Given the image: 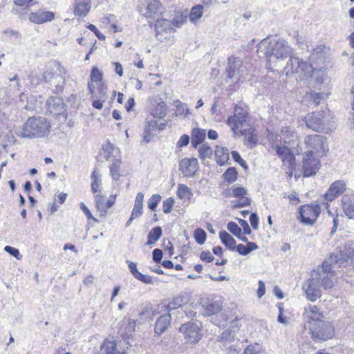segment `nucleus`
Listing matches in <instances>:
<instances>
[{
	"instance_id": "f257e3e1",
	"label": "nucleus",
	"mask_w": 354,
	"mask_h": 354,
	"mask_svg": "<svg viewBox=\"0 0 354 354\" xmlns=\"http://www.w3.org/2000/svg\"><path fill=\"white\" fill-rule=\"evenodd\" d=\"M353 257L354 247L353 244H348L345 246L344 251H340L337 254H333L325 260L320 267L312 272L311 277L324 290L330 289L336 281L334 269L340 268Z\"/></svg>"
},
{
	"instance_id": "f03ea898",
	"label": "nucleus",
	"mask_w": 354,
	"mask_h": 354,
	"mask_svg": "<svg viewBox=\"0 0 354 354\" xmlns=\"http://www.w3.org/2000/svg\"><path fill=\"white\" fill-rule=\"evenodd\" d=\"M283 71L286 76L297 75L301 81L307 82L309 85L317 88L324 81V73L322 71L313 69V66L298 57L290 55Z\"/></svg>"
},
{
	"instance_id": "7ed1b4c3",
	"label": "nucleus",
	"mask_w": 354,
	"mask_h": 354,
	"mask_svg": "<svg viewBox=\"0 0 354 354\" xmlns=\"http://www.w3.org/2000/svg\"><path fill=\"white\" fill-rule=\"evenodd\" d=\"M257 53L266 57L269 66L281 67L283 62L292 55V49L282 39H278L274 44L268 39H263L257 46Z\"/></svg>"
},
{
	"instance_id": "20e7f679",
	"label": "nucleus",
	"mask_w": 354,
	"mask_h": 354,
	"mask_svg": "<svg viewBox=\"0 0 354 354\" xmlns=\"http://www.w3.org/2000/svg\"><path fill=\"white\" fill-rule=\"evenodd\" d=\"M50 124L42 117H32L28 119L26 123L16 130L15 133L21 138H41L50 132Z\"/></svg>"
},
{
	"instance_id": "39448f33",
	"label": "nucleus",
	"mask_w": 354,
	"mask_h": 354,
	"mask_svg": "<svg viewBox=\"0 0 354 354\" xmlns=\"http://www.w3.org/2000/svg\"><path fill=\"white\" fill-rule=\"evenodd\" d=\"M65 68L58 62H54L44 73V78L46 82H52L55 86V92H61L65 84Z\"/></svg>"
},
{
	"instance_id": "423d86ee",
	"label": "nucleus",
	"mask_w": 354,
	"mask_h": 354,
	"mask_svg": "<svg viewBox=\"0 0 354 354\" xmlns=\"http://www.w3.org/2000/svg\"><path fill=\"white\" fill-rule=\"evenodd\" d=\"M302 317L304 329L309 331L325 319L324 312L317 306L311 304L305 306Z\"/></svg>"
},
{
	"instance_id": "0eeeda50",
	"label": "nucleus",
	"mask_w": 354,
	"mask_h": 354,
	"mask_svg": "<svg viewBox=\"0 0 354 354\" xmlns=\"http://www.w3.org/2000/svg\"><path fill=\"white\" fill-rule=\"evenodd\" d=\"M246 117V109L241 106L236 105L234 115L229 117L227 120V124L231 127L236 136L245 135L244 127L245 126Z\"/></svg>"
},
{
	"instance_id": "6e6552de",
	"label": "nucleus",
	"mask_w": 354,
	"mask_h": 354,
	"mask_svg": "<svg viewBox=\"0 0 354 354\" xmlns=\"http://www.w3.org/2000/svg\"><path fill=\"white\" fill-rule=\"evenodd\" d=\"M309 333L315 342H323L330 339L335 336V328L331 322L324 319L312 328Z\"/></svg>"
},
{
	"instance_id": "1a4fd4ad",
	"label": "nucleus",
	"mask_w": 354,
	"mask_h": 354,
	"mask_svg": "<svg viewBox=\"0 0 354 354\" xmlns=\"http://www.w3.org/2000/svg\"><path fill=\"white\" fill-rule=\"evenodd\" d=\"M327 122V118L319 112L309 113L305 118L306 127L317 132H327L331 129Z\"/></svg>"
},
{
	"instance_id": "9d476101",
	"label": "nucleus",
	"mask_w": 354,
	"mask_h": 354,
	"mask_svg": "<svg viewBox=\"0 0 354 354\" xmlns=\"http://www.w3.org/2000/svg\"><path fill=\"white\" fill-rule=\"evenodd\" d=\"M201 328V323L189 322L183 324L180 327L179 331L183 335L187 342L197 343L203 337Z\"/></svg>"
},
{
	"instance_id": "9b49d317",
	"label": "nucleus",
	"mask_w": 354,
	"mask_h": 354,
	"mask_svg": "<svg viewBox=\"0 0 354 354\" xmlns=\"http://www.w3.org/2000/svg\"><path fill=\"white\" fill-rule=\"evenodd\" d=\"M325 138L321 135H310L306 137L304 143L308 149L307 151L313 150L316 156H324L326 153Z\"/></svg>"
},
{
	"instance_id": "f8f14e48",
	"label": "nucleus",
	"mask_w": 354,
	"mask_h": 354,
	"mask_svg": "<svg viewBox=\"0 0 354 354\" xmlns=\"http://www.w3.org/2000/svg\"><path fill=\"white\" fill-rule=\"evenodd\" d=\"M319 157L320 156L313 154V150L306 152L305 157L303 160V171L305 177L315 175L319 169Z\"/></svg>"
},
{
	"instance_id": "ddd939ff",
	"label": "nucleus",
	"mask_w": 354,
	"mask_h": 354,
	"mask_svg": "<svg viewBox=\"0 0 354 354\" xmlns=\"http://www.w3.org/2000/svg\"><path fill=\"white\" fill-rule=\"evenodd\" d=\"M226 73L228 78H235L237 81L243 77L245 73L242 61L234 57H229Z\"/></svg>"
},
{
	"instance_id": "4468645a",
	"label": "nucleus",
	"mask_w": 354,
	"mask_h": 354,
	"mask_svg": "<svg viewBox=\"0 0 354 354\" xmlns=\"http://www.w3.org/2000/svg\"><path fill=\"white\" fill-rule=\"evenodd\" d=\"M322 286L312 277L308 279L302 285V289L306 293L308 300L314 302L322 296Z\"/></svg>"
},
{
	"instance_id": "2eb2a0df",
	"label": "nucleus",
	"mask_w": 354,
	"mask_h": 354,
	"mask_svg": "<svg viewBox=\"0 0 354 354\" xmlns=\"http://www.w3.org/2000/svg\"><path fill=\"white\" fill-rule=\"evenodd\" d=\"M319 214L320 207L317 204L304 205L299 210L301 221H316Z\"/></svg>"
},
{
	"instance_id": "dca6fc26",
	"label": "nucleus",
	"mask_w": 354,
	"mask_h": 354,
	"mask_svg": "<svg viewBox=\"0 0 354 354\" xmlns=\"http://www.w3.org/2000/svg\"><path fill=\"white\" fill-rule=\"evenodd\" d=\"M48 111L53 115H62L65 111V104L63 100L58 96H53L48 99L46 102Z\"/></svg>"
},
{
	"instance_id": "f3484780",
	"label": "nucleus",
	"mask_w": 354,
	"mask_h": 354,
	"mask_svg": "<svg viewBox=\"0 0 354 354\" xmlns=\"http://www.w3.org/2000/svg\"><path fill=\"white\" fill-rule=\"evenodd\" d=\"M231 194L230 195L232 197H240L239 200L233 202V206L234 207H243L250 205V200L245 197L248 194V191L243 187H235L233 186L230 189Z\"/></svg>"
},
{
	"instance_id": "a211bd4d",
	"label": "nucleus",
	"mask_w": 354,
	"mask_h": 354,
	"mask_svg": "<svg viewBox=\"0 0 354 354\" xmlns=\"http://www.w3.org/2000/svg\"><path fill=\"white\" fill-rule=\"evenodd\" d=\"M198 160L196 158H184L179 162V170L185 176H193L197 171Z\"/></svg>"
},
{
	"instance_id": "6ab92c4d",
	"label": "nucleus",
	"mask_w": 354,
	"mask_h": 354,
	"mask_svg": "<svg viewBox=\"0 0 354 354\" xmlns=\"http://www.w3.org/2000/svg\"><path fill=\"white\" fill-rule=\"evenodd\" d=\"M346 190V183L343 180L333 182L324 195L328 201H332Z\"/></svg>"
},
{
	"instance_id": "aec40b11",
	"label": "nucleus",
	"mask_w": 354,
	"mask_h": 354,
	"mask_svg": "<svg viewBox=\"0 0 354 354\" xmlns=\"http://www.w3.org/2000/svg\"><path fill=\"white\" fill-rule=\"evenodd\" d=\"M55 18L53 12L50 11H37L30 13L29 19L30 21L40 24L47 21H50Z\"/></svg>"
},
{
	"instance_id": "412c9836",
	"label": "nucleus",
	"mask_w": 354,
	"mask_h": 354,
	"mask_svg": "<svg viewBox=\"0 0 354 354\" xmlns=\"http://www.w3.org/2000/svg\"><path fill=\"white\" fill-rule=\"evenodd\" d=\"M271 150L274 151L276 154L282 159L283 161L290 162L294 160V156L290 149L284 145H273Z\"/></svg>"
},
{
	"instance_id": "4be33fe9",
	"label": "nucleus",
	"mask_w": 354,
	"mask_h": 354,
	"mask_svg": "<svg viewBox=\"0 0 354 354\" xmlns=\"http://www.w3.org/2000/svg\"><path fill=\"white\" fill-rule=\"evenodd\" d=\"M144 202V194L142 192H138L135 198L134 207L133 208L131 217L128 221H133V220L138 218L142 214Z\"/></svg>"
},
{
	"instance_id": "5701e85b",
	"label": "nucleus",
	"mask_w": 354,
	"mask_h": 354,
	"mask_svg": "<svg viewBox=\"0 0 354 354\" xmlns=\"http://www.w3.org/2000/svg\"><path fill=\"white\" fill-rule=\"evenodd\" d=\"M171 315L168 313L161 315L156 322L154 332L158 335H162L170 325Z\"/></svg>"
},
{
	"instance_id": "b1692460",
	"label": "nucleus",
	"mask_w": 354,
	"mask_h": 354,
	"mask_svg": "<svg viewBox=\"0 0 354 354\" xmlns=\"http://www.w3.org/2000/svg\"><path fill=\"white\" fill-rule=\"evenodd\" d=\"M161 14L162 7L160 1L158 0L151 1L147 7V11L145 12L146 17L155 18Z\"/></svg>"
},
{
	"instance_id": "393cba45",
	"label": "nucleus",
	"mask_w": 354,
	"mask_h": 354,
	"mask_svg": "<svg viewBox=\"0 0 354 354\" xmlns=\"http://www.w3.org/2000/svg\"><path fill=\"white\" fill-rule=\"evenodd\" d=\"M206 137V131L200 128H194L192 131V145L193 147H197L201 144Z\"/></svg>"
},
{
	"instance_id": "a878e982",
	"label": "nucleus",
	"mask_w": 354,
	"mask_h": 354,
	"mask_svg": "<svg viewBox=\"0 0 354 354\" xmlns=\"http://www.w3.org/2000/svg\"><path fill=\"white\" fill-rule=\"evenodd\" d=\"M102 354H125L117 348L116 343L113 340L106 339L102 346Z\"/></svg>"
},
{
	"instance_id": "bb28decb",
	"label": "nucleus",
	"mask_w": 354,
	"mask_h": 354,
	"mask_svg": "<svg viewBox=\"0 0 354 354\" xmlns=\"http://www.w3.org/2000/svg\"><path fill=\"white\" fill-rule=\"evenodd\" d=\"M91 9V2L88 0H84L75 5L74 15L78 17H85Z\"/></svg>"
},
{
	"instance_id": "cd10ccee",
	"label": "nucleus",
	"mask_w": 354,
	"mask_h": 354,
	"mask_svg": "<svg viewBox=\"0 0 354 354\" xmlns=\"http://www.w3.org/2000/svg\"><path fill=\"white\" fill-rule=\"evenodd\" d=\"M215 156L218 164L220 165H225L230 158L228 149L225 147H217L215 150Z\"/></svg>"
},
{
	"instance_id": "c85d7f7f",
	"label": "nucleus",
	"mask_w": 354,
	"mask_h": 354,
	"mask_svg": "<svg viewBox=\"0 0 354 354\" xmlns=\"http://www.w3.org/2000/svg\"><path fill=\"white\" fill-rule=\"evenodd\" d=\"M219 238L221 242L230 250H234L236 248V241L233 237L225 231H221L219 233Z\"/></svg>"
},
{
	"instance_id": "c756f323",
	"label": "nucleus",
	"mask_w": 354,
	"mask_h": 354,
	"mask_svg": "<svg viewBox=\"0 0 354 354\" xmlns=\"http://www.w3.org/2000/svg\"><path fill=\"white\" fill-rule=\"evenodd\" d=\"M100 171L97 169H95L91 174V190L93 193H96L99 191L100 187L102 185Z\"/></svg>"
},
{
	"instance_id": "7c9ffc66",
	"label": "nucleus",
	"mask_w": 354,
	"mask_h": 354,
	"mask_svg": "<svg viewBox=\"0 0 354 354\" xmlns=\"http://www.w3.org/2000/svg\"><path fill=\"white\" fill-rule=\"evenodd\" d=\"M174 28L171 26V22L166 19H157L155 24V30L157 34H160L162 32H167L173 30Z\"/></svg>"
},
{
	"instance_id": "2f4dec72",
	"label": "nucleus",
	"mask_w": 354,
	"mask_h": 354,
	"mask_svg": "<svg viewBox=\"0 0 354 354\" xmlns=\"http://www.w3.org/2000/svg\"><path fill=\"white\" fill-rule=\"evenodd\" d=\"M177 196L180 199H189L192 196V190L185 184L178 185Z\"/></svg>"
},
{
	"instance_id": "473e14b6",
	"label": "nucleus",
	"mask_w": 354,
	"mask_h": 354,
	"mask_svg": "<svg viewBox=\"0 0 354 354\" xmlns=\"http://www.w3.org/2000/svg\"><path fill=\"white\" fill-rule=\"evenodd\" d=\"M237 252L241 255H247L252 251L257 249V245L253 242H249L247 245L239 244L236 247Z\"/></svg>"
},
{
	"instance_id": "72a5a7b5",
	"label": "nucleus",
	"mask_w": 354,
	"mask_h": 354,
	"mask_svg": "<svg viewBox=\"0 0 354 354\" xmlns=\"http://www.w3.org/2000/svg\"><path fill=\"white\" fill-rule=\"evenodd\" d=\"M162 234V229L160 227L153 228L148 234L147 244L152 245L157 241Z\"/></svg>"
},
{
	"instance_id": "f704fd0d",
	"label": "nucleus",
	"mask_w": 354,
	"mask_h": 354,
	"mask_svg": "<svg viewBox=\"0 0 354 354\" xmlns=\"http://www.w3.org/2000/svg\"><path fill=\"white\" fill-rule=\"evenodd\" d=\"M203 15V6L197 5L194 6L189 13V20L193 23H196Z\"/></svg>"
},
{
	"instance_id": "c9c22d12",
	"label": "nucleus",
	"mask_w": 354,
	"mask_h": 354,
	"mask_svg": "<svg viewBox=\"0 0 354 354\" xmlns=\"http://www.w3.org/2000/svg\"><path fill=\"white\" fill-rule=\"evenodd\" d=\"M157 106L153 113V116L157 118H163L167 115V105L165 102L159 99Z\"/></svg>"
},
{
	"instance_id": "e433bc0d",
	"label": "nucleus",
	"mask_w": 354,
	"mask_h": 354,
	"mask_svg": "<svg viewBox=\"0 0 354 354\" xmlns=\"http://www.w3.org/2000/svg\"><path fill=\"white\" fill-rule=\"evenodd\" d=\"M295 138V135L289 127L282 128L281 131V139L283 140L285 143H290Z\"/></svg>"
},
{
	"instance_id": "4c0bfd02",
	"label": "nucleus",
	"mask_w": 354,
	"mask_h": 354,
	"mask_svg": "<svg viewBox=\"0 0 354 354\" xmlns=\"http://www.w3.org/2000/svg\"><path fill=\"white\" fill-rule=\"evenodd\" d=\"M120 165V160L115 159L110 166V174L114 180H119V178L120 176V174L119 173Z\"/></svg>"
},
{
	"instance_id": "58836bf2",
	"label": "nucleus",
	"mask_w": 354,
	"mask_h": 354,
	"mask_svg": "<svg viewBox=\"0 0 354 354\" xmlns=\"http://www.w3.org/2000/svg\"><path fill=\"white\" fill-rule=\"evenodd\" d=\"M95 205L100 216H104L105 199L103 196L97 194L95 197Z\"/></svg>"
},
{
	"instance_id": "ea45409f",
	"label": "nucleus",
	"mask_w": 354,
	"mask_h": 354,
	"mask_svg": "<svg viewBox=\"0 0 354 354\" xmlns=\"http://www.w3.org/2000/svg\"><path fill=\"white\" fill-rule=\"evenodd\" d=\"M223 177L229 183L236 181L237 178V171L234 167L228 168L223 174Z\"/></svg>"
},
{
	"instance_id": "a19ab883",
	"label": "nucleus",
	"mask_w": 354,
	"mask_h": 354,
	"mask_svg": "<svg viewBox=\"0 0 354 354\" xmlns=\"http://www.w3.org/2000/svg\"><path fill=\"white\" fill-rule=\"evenodd\" d=\"M93 98H102L103 100L107 98V87L104 83L100 82L97 84V93L93 96Z\"/></svg>"
},
{
	"instance_id": "79ce46f5",
	"label": "nucleus",
	"mask_w": 354,
	"mask_h": 354,
	"mask_svg": "<svg viewBox=\"0 0 354 354\" xmlns=\"http://www.w3.org/2000/svg\"><path fill=\"white\" fill-rule=\"evenodd\" d=\"M199 157L201 159L210 158L212 155V149L210 147L203 144L198 149Z\"/></svg>"
},
{
	"instance_id": "37998d69",
	"label": "nucleus",
	"mask_w": 354,
	"mask_h": 354,
	"mask_svg": "<svg viewBox=\"0 0 354 354\" xmlns=\"http://www.w3.org/2000/svg\"><path fill=\"white\" fill-rule=\"evenodd\" d=\"M221 309V306L218 302H212L207 305L206 314L207 315H212L217 314Z\"/></svg>"
},
{
	"instance_id": "c03bdc74",
	"label": "nucleus",
	"mask_w": 354,
	"mask_h": 354,
	"mask_svg": "<svg viewBox=\"0 0 354 354\" xmlns=\"http://www.w3.org/2000/svg\"><path fill=\"white\" fill-rule=\"evenodd\" d=\"M194 237L198 244L203 245L206 241V233L203 230L197 228L194 231Z\"/></svg>"
},
{
	"instance_id": "a18cd8bd",
	"label": "nucleus",
	"mask_w": 354,
	"mask_h": 354,
	"mask_svg": "<svg viewBox=\"0 0 354 354\" xmlns=\"http://www.w3.org/2000/svg\"><path fill=\"white\" fill-rule=\"evenodd\" d=\"M161 200V196L159 194H153L147 201V205L149 209L151 211H154L158 203Z\"/></svg>"
},
{
	"instance_id": "49530a36",
	"label": "nucleus",
	"mask_w": 354,
	"mask_h": 354,
	"mask_svg": "<svg viewBox=\"0 0 354 354\" xmlns=\"http://www.w3.org/2000/svg\"><path fill=\"white\" fill-rule=\"evenodd\" d=\"M227 230L232 233L235 236L241 239L242 230L241 227L236 225V223H228Z\"/></svg>"
},
{
	"instance_id": "de8ad7c7",
	"label": "nucleus",
	"mask_w": 354,
	"mask_h": 354,
	"mask_svg": "<svg viewBox=\"0 0 354 354\" xmlns=\"http://www.w3.org/2000/svg\"><path fill=\"white\" fill-rule=\"evenodd\" d=\"M90 77L92 83L95 82L98 84L102 82V73L97 67H93Z\"/></svg>"
},
{
	"instance_id": "09e8293b",
	"label": "nucleus",
	"mask_w": 354,
	"mask_h": 354,
	"mask_svg": "<svg viewBox=\"0 0 354 354\" xmlns=\"http://www.w3.org/2000/svg\"><path fill=\"white\" fill-rule=\"evenodd\" d=\"M174 205V200L172 198H168L163 201L162 210L164 213L168 214L171 212Z\"/></svg>"
},
{
	"instance_id": "8fccbe9b",
	"label": "nucleus",
	"mask_w": 354,
	"mask_h": 354,
	"mask_svg": "<svg viewBox=\"0 0 354 354\" xmlns=\"http://www.w3.org/2000/svg\"><path fill=\"white\" fill-rule=\"evenodd\" d=\"M4 250L9 253L10 254H11L12 256L15 257L17 259H21V258L19 250L15 248L6 245L4 248Z\"/></svg>"
},
{
	"instance_id": "3c124183",
	"label": "nucleus",
	"mask_w": 354,
	"mask_h": 354,
	"mask_svg": "<svg viewBox=\"0 0 354 354\" xmlns=\"http://www.w3.org/2000/svg\"><path fill=\"white\" fill-rule=\"evenodd\" d=\"M135 278L136 279L140 281L141 282L147 283V284L153 283L152 278L151 276L147 275V274H143L140 272H138V274H137V275L135 277Z\"/></svg>"
},
{
	"instance_id": "603ef678",
	"label": "nucleus",
	"mask_w": 354,
	"mask_h": 354,
	"mask_svg": "<svg viewBox=\"0 0 354 354\" xmlns=\"http://www.w3.org/2000/svg\"><path fill=\"white\" fill-rule=\"evenodd\" d=\"M232 156L233 159L236 162L239 163V165L241 167H243L244 169H247L248 168V166H247V164H246L245 161L243 159L241 158V157L240 156L239 153L237 151H233L232 152Z\"/></svg>"
},
{
	"instance_id": "864d4df0",
	"label": "nucleus",
	"mask_w": 354,
	"mask_h": 354,
	"mask_svg": "<svg viewBox=\"0 0 354 354\" xmlns=\"http://www.w3.org/2000/svg\"><path fill=\"white\" fill-rule=\"evenodd\" d=\"M324 95V94L323 93H314L310 94V98L313 103L317 106L320 104V101Z\"/></svg>"
},
{
	"instance_id": "5fc2aeb1",
	"label": "nucleus",
	"mask_w": 354,
	"mask_h": 354,
	"mask_svg": "<svg viewBox=\"0 0 354 354\" xmlns=\"http://www.w3.org/2000/svg\"><path fill=\"white\" fill-rule=\"evenodd\" d=\"M245 140L249 143L251 148L256 145L257 142V137L255 134L251 132L248 136H245Z\"/></svg>"
},
{
	"instance_id": "6e6d98bb",
	"label": "nucleus",
	"mask_w": 354,
	"mask_h": 354,
	"mask_svg": "<svg viewBox=\"0 0 354 354\" xmlns=\"http://www.w3.org/2000/svg\"><path fill=\"white\" fill-rule=\"evenodd\" d=\"M201 259L207 262H212L214 260V257L209 251H203L201 254Z\"/></svg>"
},
{
	"instance_id": "4d7b16f0",
	"label": "nucleus",
	"mask_w": 354,
	"mask_h": 354,
	"mask_svg": "<svg viewBox=\"0 0 354 354\" xmlns=\"http://www.w3.org/2000/svg\"><path fill=\"white\" fill-rule=\"evenodd\" d=\"M189 137L187 135L184 134L178 140V141L177 142V146L178 147H183L187 146L189 144Z\"/></svg>"
},
{
	"instance_id": "13d9d810",
	"label": "nucleus",
	"mask_w": 354,
	"mask_h": 354,
	"mask_svg": "<svg viewBox=\"0 0 354 354\" xmlns=\"http://www.w3.org/2000/svg\"><path fill=\"white\" fill-rule=\"evenodd\" d=\"M80 208L84 212V213L87 216L88 219H92L94 221H98L96 218H95L88 208L84 205L83 203H80Z\"/></svg>"
},
{
	"instance_id": "bf43d9fd",
	"label": "nucleus",
	"mask_w": 354,
	"mask_h": 354,
	"mask_svg": "<svg viewBox=\"0 0 354 354\" xmlns=\"http://www.w3.org/2000/svg\"><path fill=\"white\" fill-rule=\"evenodd\" d=\"M87 28L91 30L92 32H94V34L97 37L98 39H105V36L102 34L99 30L98 29L96 28L95 26L93 25V24H89Z\"/></svg>"
},
{
	"instance_id": "052dcab7",
	"label": "nucleus",
	"mask_w": 354,
	"mask_h": 354,
	"mask_svg": "<svg viewBox=\"0 0 354 354\" xmlns=\"http://www.w3.org/2000/svg\"><path fill=\"white\" fill-rule=\"evenodd\" d=\"M259 288L257 290V296L259 298H261L266 292L265 283L262 281H259L258 283Z\"/></svg>"
},
{
	"instance_id": "680f3d73",
	"label": "nucleus",
	"mask_w": 354,
	"mask_h": 354,
	"mask_svg": "<svg viewBox=\"0 0 354 354\" xmlns=\"http://www.w3.org/2000/svg\"><path fill=\"white\" fill-rule=\"evenodd\" d=\"M127 263H129V269L131 273L135 277L139 272V271L137 269V264L134 262H131L129 261H127Z\"/></svg>"
},
{
	"instance_id": "e2e57ef3",
	"label": "nucleus",
	"mask_w": 354,
	"mask_h": 354,
	"mask_svg": "<svg viewBox=\"0 0 354 354\" xmlns=\"http://www.w3.org/2000/svg\"><path fill=\"white\" fill-rule=\"evenodd\" d=\"M115 196H111L106 201H105L104 204V216L106 214V210L111 208L113 205L115 203Z\"/></svg>"
},
{
	"instance_id": "0e129e2a",
	"label": "nucleus",
	"mask_w": 354,
	"mask_h": 354,
	"mask_svg": "<svg viewBox=\"0 0 354 354\" xmlns=\"http://www.w3.org/2000/svg\"><path fill=\"white\" fill-rule=\"evenodd\" d=\"M162 257V250L160 249H155L153 251V260L155 262H160Z\"/></svg>"
},
{
	"instance_id": "69168bd1",
	"label": "nucleus",
	"mask_w": 354,
	"mask_h": 354,
	"mask_svg": "<svg viewBox=\"0 0 354 354\" xmlns=\"http://www.w3.org/2000/svg\"><path fill=\"white\" fill-rule=\"evenodd\" d=\"M93 101L92 103L93 106L99 110L102 109L103 107V102L105 100H103V99H102V98H93Z\"/></svg>"
},
{
	"instance_id": "338daca9",
	"label": "nucleus",
	"mask_w": 354,
	"mask_h": 354,
	"mask_svg": "<svg viewBox=\"0 0 354 354\" xmlns=\"http://www.w3.org/2000/svg\"><path fill=\"white\" fill-rule=\"evenodd\" d=\"M243 354H259V351L254 345H249L244 350Z\"/></svg>"
},
{
	"instance_id": "774afa93",
	"label": "nucleus",
	"mask_w": 354,
	"mask_h": 354,
	"mask_svg": "<svg viewBox=\"0 0 354 354\" xmlns=\"http://www.w3.org/2000/svg\"><path fill=\"white\" fill-rule=\"evenodd\" d=\"M134 106H135L134 99L133 97H131L127 102V103L125 104V109L127 112H129L130 111H131V109H133V107Z\"/></svg>"
}]
</instances>
